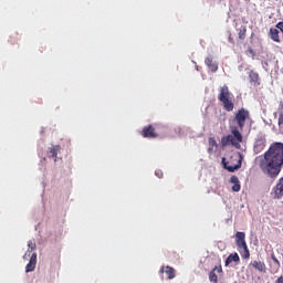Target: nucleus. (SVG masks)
<instances>
[{
	"label": "nucleus",
	"mask_w": 283,
	"mask_h": 283,
	"mask_svg": "<svg viewBox=\"0 0 283 283\" xmlns=\"http://www.w3.org/2000/svg\"><path fill=\"white\" fill-rule=\"evenodd\" d=\"M59 151H61V146L55 145L49 148L48 157L54 158V163H56V158L59 156Z\"/></svg>",
	"instance_id": "12"
},
{
	"label": "nucleus",
	"mask_w": 283,
	"mask_h": 283,
	"mask_svg": "<svg viewBox=\"0 0 283 283\" xmlns=\"http://www.w3.org/2000/svg\"><path fill=\"white\" fill-rule=\"evenodd\" d=\"M264 149H266V134L259 133L254 138L253 153L255 155L262 154Z\"/></svg>",
	"instance_id": "6"
},
{
	"label": "nucleus",
	"mask_w": 283,
	"mask_h": 283,
	"mask_svg": "<svg viewBox=\"0 0 283 283\" xmlns=\"http://www.w3.org/2000/svg\"><path fill=\"white\" fill-rule=\"evenodd\" d=\"M252 266L253 269H256V271H260L261 273H264V271H266V264H264V262L261 261H253Z\"/></svg>",
	"instance_id": "17"
},
{
	"label": "nucleus",
	"mask_w": 283,
	"mask_h": 283,
	"mask_svg": "<svg viewBox=\"0 0 283 283\" xmlns=\"http://www.w3.org/2000/svg\"><path fill=\"white\" fill-rule=\"evenodd\" d=\"M272 260L273 262H275V264H277L280 266V261L277 260V258L275 256V254H272Z\"/></svg>",
	"instance_id": "24"
},
{
	"label": "nucleus",
	"mask_w": 283,
	"mask_h": 283,
	"mask_svg": "<svg viewBox=\"0 0 283 283\" xmlns=\"http://www.w3.org/2000/svg\"><path fill=\"white\" fill-rule=\"evenodd\" d=\"M231 262H240V255L238 253L230 254L226 260V266H229Z\"/></svg>",
	"instance_id": "18"
},
{
	"label": "nucleus",
	"mask_w": 283,
	"mask_h": 283,
	"mask_svg": "<svg viewBox=\"0 0 283 283\" xmlns=\"http://www.w3.org/2000/svg\"><path fill=\"white\" fill-rule=\"evenodd\" d=\"M218 99L220 103H222L223 109H226V112H233L235 104H233V99L231 98L229 86L223 85L220 87Z\"/></svg>",
	"instance_id": "3"
},
{
	"label": "nucleus",
	"mask_w": 283,
	"mask_h": 283,
	"mask_svg": "<svg viewBox=\"0 0 283 283\" xmlns=\"http://www.w3.org/2000/svg\"><path fill=\"white\" fill-rule=\"evenodd\" d=\"M142 136L144 138H158V133L156 132V127L154 125H148L143 128Z\"/></svg>",
	"instance_id": "7"
},
{
	"label": "nucleus",
	"mask_w": 283,
	"mask_h": 283,
	"mask_svg": "<svg viewBox=\"0 0 283 283\" xmlns=\"http://www.w3.org/2000/svg\"><path fill=\"white\" fill-rule=\"evenodd\" d=\"M269 36L274 43H280V31L275 28H271L269 32Z\"/></svg>",
	"instance_id": "14"
},
{
	"label": "nucleus",
	"mask_w": 283,
	"mask_h": 283,
	"mask_svg": "<svg viewBox=\"0 0 283 283\" xmlns=\"http://www.w3.org/2000/svg\"><path fill=\"white\" fill-rule=\"evenodd\" d=\"M217 273H222V265L214 266V269L209 273V280L210 282H218V275Z\"/></svg>",
	"instance_id": "13"
},
{
	"label": "nucleus",
	"mask_w": 283,
	"mask_h": 283,
	"mask_svg": "<svg viewBox=\"0 0 283 283\" xmlns=\"http://www.w3.org/2000/svg\"><path fill=\"white\" fill-rule=\"evenodd\" d=\"M249 81L253 87H259V85H261L260 74L253 70L249 72Z\"/></svg>",
	"instance_id": "9"
},
{
	"label": "nucleus",
	"mask_w": 283,
	"mask_h": 283,
	"mask_svg": "<svg viewBox=\"0 0 283 283\" xmlns=\"http://www.w3.org/2000/svg\"><path fill=\"white\" fill-rule=\"evenodd\" d=\"M230 182L233 185L232 186V191H240V189H242V186H240V179L238 178V176H232L230 178Z\"/></svg>",
	"instance_id": "15"
},
{
	"label": "nucleus",
	"mask_w": 283,
	"mask_h": 283,
	"mask_svg": "<svg viewBox=\"0 0 283 283\" xmlns=\"http://www.w3.org/2000/svg\"><path fill=\"white\" fill-rule=\"evenodd\" d=\"M28 247L31 249V251H34V249H36V243L34 241H29Z\"/></svg>",
	"instance_id": "22"
},
{
	"label": "nucleus",
	"mask_w": 283,
	"mask_h": 283,
	"mask_svg": "<svg viewBox=\"0 0 283 283\" xmlns=\"http://www.w3.org/2000/svg\"><path fill=\"white\" fill-rule=\"evenodd\" d=\"M159 273H166L168 280H174V277H176V269L169 265L161 266Z\"/></svg>",
	"instance_id": "10"
},
{
	"label": "nucleus",
	"mask_w": 283,
	"mask_h": 283,
	"mask_svg": "<svg viewBox=\"0 0 283 283\" xmlns=\"http://www.w3.org/2000/svg\"><path fill=\"white\" fill-rule=\"evenodd\" d=\"M242 154L238 153L232 156H230L229 160L227 158H222V165L223 169H227V171H230V174H233V171H237V169H240L242 167Z\"/></svg>",
	"instance_id": "4"
},
{
	"label": "nucleus",
	"mask_w": 283,
	"mask_h": 283,
	"mask_svg": "<svg viewBox=\"0 0 283 283\" xmlns=\"http://www.w3.org/2000/svg\"><path fill=\"white\" fill-rule=\"evenodd\" d=\"M247 234L244 232H237L235 234V244L238 249L242 252V258L245 260L251 256V253L249 252V247L247 245Z\"/></svg>",
	"instance_id": "5"
},
{
	"label": "nucleus",
	"mask_w": 283,
	"mask_h": 283,
	"mask_svg": "<svg viewBox=\"0 0 283 283\" xmlns=\"http://www.w3.org/2000/svg\"><path fill=\"white\" fill-rule=\"evenodd\" d=\"M36 269V252H34L31 258L29 263L25 266L27 273H32Z\"/></svg>",
	"instance_id": "11"
},
{
	"label": "nucleus",
	"mask_w": 283,
	"mask_h": 283,
	"mask_svg": "<svg viewBox=\"0 0 283 283\" xmlns=\"http://www.w3.org/2000/svg\"><path fill=\"white\" fill-rule=\"evenodd\" d=\"M259 167L270 178L280 176L283 167V143L274 142L260 159Z\"/></svg>",
	"instance_id": "1"
},
{
	"label": "nucleus",
	"mask_w": 283,
	"mask_h": 283,
	"mask_svg": "<svg viewBox=\"0 0 283 283\" xmlns=\"http://www.w3.org/2000/svg\"><path fill=\"white\" fill-rule=\"evenodd\" d=\"M279 127L283 125V103L281 102L279 105V119H277Z\"/></svg>",
	"instance_id": "20"
},
{
	"label": "nucleus",
	"mask_w": 283,
	"mask_h": 283,
	"mask_svg": "<svg viewBox=\"0 0 283 283\" xmlns=\"http://www.w3.org/2000/svg\"><path fill=\"white\" fill-rule=\"evenodd\" d=\"M275 200H282L283 197V177L279 179L274 188L272 189Z\"/></svg>",
	"instance_id": "8"
},
{
	"label": "nucleus",
	"mask_w": 283,
	"mask_h": 283,
	"mask_svg": "<svg viewBox=\"0 0 283 283\" xmlns=\"http://www.w3.org/2000/svg\"><path fill=\"white\" fill-rule=\"evenodd\" d=\"M276 283H283V276H280Z\"/></svg>",
	"instance_id": "25"
},
{
	"label": "nucleus",
	"mask_w": 283,
	"mask_h": 283,
	"mask_svg": "<svg viewBox=\"0 0 283 283\" xmlns=\"http://www.w3.org/2000/svg\"><path fill=\"white\" fill-rule=\"evenodd\" d=\"M247 120H251V113L249 109L242 107L234 113V117L232 118V123L237 126L231 127V134L223 136L221 138L222 147H235V149H240V143H242V132L244 126L247 125Z\"/></svg>",
	"instance_id": "2"
},
{
	"label": "nucleus",
	"mask_w": 283,
	"mask_h": 283,
	"mask_svg": "<svg viewBox=\"0 0 283 283\" xmlns=\"http://www.w3.org/2000/svg\"><path fill=\"white\" fill-rule=\"evenodd\" d=\"M206 65H208L211 72H218V64L213 62V57L209 56L205 60Z\"/></svg>",
	"instance_id": "16"
},
{
	"label": "nucleus",
	"mask_w": 283,
	"mask_h": 283,
	"mask_svg": "<svg viewBox=\"0 0 283 283\" xmlns=\"http://www.w3.org/2000/svg\"><path fill=\"white\" fill-rule=\"evenodd\" d=\"M208 143H209L210 147H218V143L216 142V138H213V137H210Z\"/></svg>",
	"instance_id": "21"
},
{
	"label": "nucleus",
	"mask_w": 283,
	"mask_h": 283,
	"mask_svg": "<svg viewBox=\"0 0 283 283\" xmlns=\"http://www.w3.org/2000/svg\"><path fill=\"white\" fill-rule=\"evenodd\" d=\"M155 176H157V178H163V176H164L163 170L157 169V170L155 171Z\"/></svg>",
	"instance_id": "23"
},
{
	"label": "nucleus",
	"mask_w": 283,
	"mask_h": 283,
	"mask_svg": "<svg viewBox=\"0 0 283 283\" xmlns=\"http://www.w3.org/2000/svg\"><path fill=\"white\" fill-rule=\"evenodd\" d=\"M238 36H239L240 41H244V39H247V27L245 25H241L238 29Z\"/></svg>",
	"instance_id": "19"
}]
</instances>
